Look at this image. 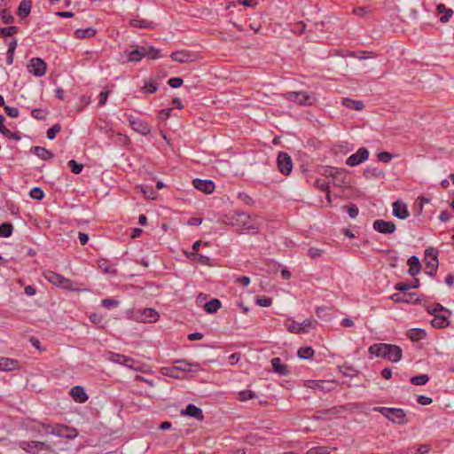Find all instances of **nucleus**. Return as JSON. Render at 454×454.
Listing matches in <instances>:
<instances>
[{"label": "nucleus", "mask_w": 454, "mask_h": 454, "mask_svg": "<svg viewBox=\"0 0 454 454\" xmlns=\"http://www.w3.org/2000/svg\"><path fill=\"white\" fill-rule=\"evenodd\" d=\"M368 351L371 355L387 359L392 363L399 362L403 356L402 348L394 344L375 343L369 347Z\"/></svg>", "instance_id": "nucleus-1"}, {"label": "nucleus", "mask_w": 454, "mask_h": 454, "mask_svg": "<svg viewBox=\"0 0 454 454\" xmlns=\"http://www.w3.org/2000/svg\"><path fill=\"white\" fill-rule=\"evenodd\" d=\"M223 222L233 227H238L241 230H254V227L250 223V216L245 212H232L225 215Z\"/></svg>", "instance_id": "nucleus-2"}, {"label": "nucleus", "mask_w": 454, "mask_h": 454, "mask_svg": "<svg viewBox=\"0 0 454 454\" xmlns=\"http://www.w3.org/2000/svg\"><path fill=\"white\" fill-rule=\"evenodd\" d=\"M20 449L27 454L55 453L53 447L46 442L41 441H20L18 443Z\"/></svg>", "instance_id": "nucleus-3"}, {"label": "nucleus", "mask_w": 454, "mask_h": 454, "mask_svg": "<svg viewBox=\"0 0 454 454\" xmlns=\"http://www.w3.org/2000/svg\"><path fill=\"white\" fill-rule=\"evenodd\" d=\"M43 276L50 283L59 288L67 291H78V288L74 286L71 279L67 278L55 271L48 270L43 273Z\"/></svg>", "instance_id": "nucleus-4"}, {"label": "nucleus", "mask_w": 454, "mask_h": 454, "mask_svg": "<svg viewBox=\"0 0 454 454\" xmlns=\"http://www.w3.org/2000/svg\"><path fill=\"white\" fill-rule=\"evenodd\" d=\"M438 250L434 247H429L425 250V272L431 277L436 274L438 269Z\"/></svg>", "instance_id": "nucleus-5"}, {"label": "nucleus", "mask_w": 454, "mask_h": 454, "mask_svg": "<svg viewBox=\"0 0 454 454\" xmlns=\"http://www.w3.org/2000/svg\"><path fill=\"white\" fill-rule=\"evenodd\" d=\"M394 423L406 424V414L403 409L377 407L374 409Z\"/></svg>", "instance_id": "nucleus-6"}, {"label": "nucleus", "mask_w": 454, "mask_h": 454, "mask_svg": "<svg viewBox=\"0 0 454 454\" xmlns=\"http://www.w3.org/2000/svg\"><path fill=\"white\" fill-rule=\"evenodd\" d=\"M323 176H325V177H331L333 185L337 187H341L348 184L347 173L344 169L341 168L326 167L323 171Z\"/></svg>", "instance_id": "nucleus-7"}, {"label": "nucleus", "mask_w": 454, "mask_h": 454, "mask_svg": "<svg viewBox=\"0 0 454 454\" xmlns=\"http://www.w3.org/2000/svg\"><path fill=\"white\" fill-rule=\"evenodd\" d=\"M48 434H54L59 437H65L67 439H74L77 436L78 432L75 428L61 424H54L51 427V430Z\"/></svg>", "instance_id": "nucleus-8"}, {"label": "nucleus", "mask_w": 454, "mask_h": 454, "mask_svg": "<svg viewBox=\"0 0 454 454\" xmlns=\"http://www.w3.org/2000/svg\"><path fill=\"white\" fill-rule=\"evenodd\" d=\"M48 434H54L59 437H65L67 439H74L77 436L78 432L75 428L61 424H54L51 427V430Z\"/></svg>", "instance_id": "nucleus-9"}, {"label": "nucleus", "mask_w": 454, "mask_h": 454, "mask_svg": "<svg viewBox=\"0 0 454 454\" xmlns=\"http://www.w3.org/2000/svg\"><path fill=\"white\" fill-rule=\"evenodd\" d=\"M27 69L35 76L41 77L47 71V64L41 58H33L28 62Z\"/></svg>", "instance_id": "nucleus-10"}, {"label": "nucleus", "mask_w": 454, "mask_h": 454, "mask_svg": "<svg viewBox=\"0 0 454 454\" xmlns=\"http://www.w3.org/2000/svg\"><path fill=\"white\" fill-rule=\"evenodd\" d=\"M278 170L286 176L290 175L293 168V161L290 155L285 152H279L277 158Z\"/></svg>", "instance_id": "nucleus-11"}, {"label": "nucleus", "mask_w": 454, "mask_h": 454, "mask_svg": "<svg viewBox=\"0 0 454 454\" xmlns=\"http://www.w3.org/2000/svg\"><path fill=\"white\" fill-rule=\"evenodd\" d=\"M287 98L290 101L296 102L297 104L301 106H311L315 98L310 97L309 94H307L304 91H292L287 93Z\"/></svg>", "instance_id": "nucleus-12"}, {"label": "nucleus", "mask_w": 454, "mask_h": 454, "mask_svg": "<svg viewBox=\"0 0 454 454\" xmlns=\"http://www.w3.org/2000/svg\"><path fill=\"white\" fill-rule=\"evenodd\" d=\"M129 122L132 129L137 133H140L144 136H147L151 133L152 129L148 123L139 118L129 116Z\"/></svg>", "instance_id": "nucleus-13"}, {"label": "nucleus", "mask_w": 454, "mask_h": 454, "mask_svg": "<svg viewBox=\"0 0 454 454\" xmlns=\"http://www.w3.org/2000/svg\"><path fill=\"white\" fill-rule=\"evenodd\" d=\"M369 157V152L366 148L361 147L356 153L351 154L346 160V164L354 167L366 160Z\"/></svg>", "instance_id": "nucleus-14"}, {"label": "nucleus", "mask_w": 454, "mask_h": 454, "mask_svg": "<svg viewBox=\"0 0 454 454\" xmlns=\"http://www.w3.org/2000/svg\"><path fill=\"white\" fill-rule=\"evenodd\" d=\"M373 229L382 234H391L396 230L393 222L378 219L373 222Z\"/></svg>", "instance_id": "nucleus-15"}, {"label": "nucleus", "mask_w": 454, "mask_h": 454, "mask_svg": "<svg viewBox=\"0 0 454 454\" xmlns=\"http://www.w3.org/2000/svg\"><path fill=\"white\" fill-rule=\"evenodd\" d=\"M175 364H184V367H177V366H173L171 368H164V370L166 371L165 374L168 377H172V378H176V379H178L179 378V375L176 373L178 371L180 372H191V366H192L193 364L185 361V360H176L175 362Z\"/></svg>", "instance_id": "nucleus-16"}, {"label": "nucleus", "mask_w": 454, "mask_h": 454, "mask_svg": "<svg viewBox=\"0 0 454 454\" xmlns=\"http://www.w3.org/2000/svg\"><path fill=\"white\" fill-rule=\"evenodd\" d=\"M170 57L174 61L179 63H190L195 59L194 54L185 50L174 51L171 53Z\"/></svg>", "instance_id": "nucleus-17"}, {"label": "nucleus", "mask_w": 454, "mask_h": 454, "mask_svg": "<svg viewBox=\"0 0 454 454\" xmlns=\"http://www.w3.org/2000/svg\"><path fill=\"white\" fill-rule=\"evenodd\" d=\"M193 186L206 194H211L215 191V184L211 180L194 179Z\"/></svg>", "instance_id": "nucleus-18"}, {"label": "nucleus", "mask_w": 454, "mask_h": 454, "mask_svg": "<svg viewBox=\"0 0 454 454\" xmlns=\"http://www.w3.org/2000/svg\"><path fill=\"white\" fill-rule=\"evenodd\" d=\"M109 360L114 363L120 364L125 365L129 368L137 370L133 364L134 359L129 356H126L124 355L111 352L109 355Z\"/></svg>", "instance_id": "nucleus-19"}, {"label": "nucleus", "mask_w": 454, "mask_h": 454, "mask_svg": "<svg viewBox=\"0 0 454 454\" xmlns=\"http://www.w3.org/2000/svg\"><path fill=\"white\" fill-rule=\"evenodd\" d=\"M181 414L197 419L200 421L204 419L202 410L192 403L188 404L186 408L181 411Z\"/></svg>", "instance_id": "nucleus-20"}, {"label": "nucleus", "mask_w": 454, "mask_h": 454, "mask_svg": "<svg viewBox=\"0 0 454 454\" xmlns=\"http://www.w3.org/2000/svg\"><path fill=\"white\" fill-rule=\"evenodd\" d=\"M70 395L76 403H85L89 398L88 395L86 394L84 388L82 386H75L72 387L70 390Z\"/></svg>", "instance_id": "nucleus-21"}, {"label": "nucleus", "mask_w": 454, "mask_h": 454, "mask_svg": "<svg viewBox=\"0 0 454 454\" xmlns=\"http://www.w3.org/2000/svg\"><path fill=\"white\" fill-rule=\"evenodd\" d=\"M393 215L399 219H406L410 214L407 206L397 200L393 203Z\"/></svg>", "instance_id": "nucleus-22"}, {"label": "nucleus", "mask_w": 454, "mask_h": 454, "mask_svg": "<svg viewBox=\"0 0 454 454\" xmlns=\"http://www.w3.org/2000/svg\"><path fill=\"white\" fill-rule=\"evenodd\" d=\"M129 26L133 27H138V28H147V29H153L156 27L157 24L153 21L144 20V19H131L129 20Z\"/></svg>", "instance_id": "nucleus-23"}, {"label": "nucleus", "mask_w": 454, "mask_h": 454, "mask_svg": "<svg viewBox=\"0 0 454 454\" xmlns=\"http://www.w3.org/2000/svg\"><path fill=\"white\" fill-rule=\"evenodd\" d=\"M450 316L445 315H435L434 317L431 320V325L433 327L437 329H443L450 325V321L448 319Z\"/></svg>", "instance_id": "nucleus-24"}, {"label": "nucleus", "mask_w": 454, "mask_h": 454, "mask_svg": "<svg viewBox=\"0 0 454 454\" xmlns=\"http://www.w3.org/2000/svg\"><path fill=\"white\" fill-rule=\"evenodd\" d=\"M19 367V362L9 357H0V371H13Z\"/></svg>", "instance_id": "nucleus-25"}, {"label": "nucleus", "mask_w": 454, "mask_h": 454, "mask_svg": "<svg viewBox=\"0 0 454 454\" xmlns=\"http://www.w3.org/2000/svg\"><path fill=\"white\" fill-rule=\"evenodd\" d=\"M407 263L410 266V268L408 270V273L411 277L417 276L419 273L420 268H421L419 257H417L415 255L411 256L408 259Z\"/></svg>", "instance_id": "nucleus-26"}, {"label": "nucleus", "mask_w": 454, "mask_h": 454, "mask_svg": "<svg viewBox=\"0 0 454 454\" xmlns=\"http://www.w3.org/2000/svg\"><path fill=\"white\" fill-rule=\"evenodd\" d=\"M31 8L32 3L30 0H22L17 9V15L23 20L29 15Z\"/></svg>", "instance_id": "nucleus-27"}, {"label": "nucleus", "mask_w": 454, "mask_h": 454, "mask_svg": "<svg viewBox=\"0 0 454 454\" xmlns=\"http://www.w3.org/2000/svg\"><path fill=\"white\" fill-rule=\"evenodd\" d=\"M426 310L427 311L428 314L433 316L438 315V312H444L448 316L451 315V311L449 309L443 307L440 303L427 304L426 305Z\"/></svg>", "instance_id": "nucleus-28"}, {"label": "nucleus", "mask_w": 454, "mask_h": 454, "mask_svg": "<svg viewBox=\"0 0 454 454\" xmlns=\"http://www.w3.org/2000/svg\"><path fill=\"white\" fill-rule=\"evenodd\" d=\"M141 315L143 317L141 320L148 323L156 322L160 317L159 313L152 308L144 309Z\"/></svg>", "instance_id": "nucleus-29"}, {"label": "nucleus", "mask_w": 454, "mask_h": 454, "mask_svg": "<svg viewBox=\"0 0 454 454\" xmlns=\"http://www.w3.org/2000/svg\"><path fill=\"white\" fill-rule=\"evenodd\" d=\"M406 335L411 341L415 342L425 339L427 333L421 328H412L407 332Z\"/></svg>", "instance_id": "nucleus-30"}, {"label": "nucleus", "mask_w": 454, "mask_h": 454, "mask_svg": "<svg viewBox=\"0 0 454 454\" xmlns=\"http://www.w3.org/2000/svg\"><path fill=\"white\" fill-rule=\"evenodd\" d=\"M271 364L274 372H278L280 375H287L289 373V370L287 365L281 362L279 357H274L271 359Z\"/></svg>", "instance_id": "nucleus-31"}, {"label": "nucleus", "mask_w": 454, "mask_h": 454, "mask_svg": "<svg viewBox=\"0 0 454 454\" xmlns=\"http://www.w3.org/2000/svg\"><path fill=\"white\" fill-rule=\"evenodd\" d=\"M32 151L37 157L43 160H47L54 157V154L51 151L42 146H34Z\"/></svg>", "instance_id": "nucleus-32"}, {"label": "nucleus", "mask_w": 454, "mask_h": 454, "mask_svg": "<svg viewBox=\"0 0 454 454\" xmlns=\"http://www.w3.org/2000/svg\"><path fill=\"white\" fill-rule=\"evenodd\" d=\"M221 301L218 299L214 298L205 303L204 309L208 314H214L221 308Z\"/></svg>", "instance_id": "nucleus-33"}, {"label": "nucleus", "mask_w": 454, "mask_h": 454, "mask_svg": "<svg viewBox=\"0 0 454 454\" xmlns=\"http://www.w3.org/2000/svg\"><path fill=\"white\" fill-rule=\"evenodd\" d=\"M342 104L346 107L350 108V109H354V110H356V111H360V110L364 109V105L363 101L353 100V99L348 98H343L342 99Z\"/></svg>", "instance_id": "nucleus-34"}, {"label": "nucleus", "mask_w": 454, "mask_h": 454, "mask_svg": "<svg viewBox=\"0 0 454 454\" xmlns=\"http://www.w3.org/2000/svg\"><path fill=\"white\" fill-rule=\"evenodd\" d=\"M436 9L439 13H443V15L440 18V22L442 23L448 22L450 18L453 15V11L451 9L446 8L443 4H439Z\"/></svg>", "instance_id": "nucleus-35"}, {"label": "nucleus", "mask_w": 454, "mask_h": 454, "mask_svg": "<svg viewBox=\"0 0 454 454\" xmlns=\"http://www.w3.org/2000/svg\"><path fill=\"white\" fill-rule=\"evenodd\" d=\"M96 35V30L93 27H88L85 29H76L74 31V36L77 39H84L93 37Z\"/></svg>", "instance_id": "nucleus-36"}, {"label": "nucleus", "mask_w": 454, "mask_h": 454, "mask_svg": "<svg viewBox=\"0 0 454 454\" xmlns=\"http://www.w3.org/2000/svg\"><path fill=\"white\" fill-rule=\"evenodd\" d=\"M145 56V50L142 48L141 50H133L128 54V61L129 62H137L140 61Z\"/></svg>", "instance_id": "nucleus-37"}, {"label": "nucleus", "mask_w": 454, "mask_h": 454, "mask_svg": "<svg viewBox=\"0 0 454 454\" xmlns=\"http://www.w3.org/2000/svg\"><path fill=\"white\" fill-rule=\"evenodd\" d=\"M314 349L311 347H301L298 350V356L302 359H310L314 356Z\"/></svg>", "instance_id": "nucleus-38"}, {"label": "nucleus", "mask_w": 454, "mask_h": 454, "mask_svg": "<svg viewBox=\"0 0 454 454\" xmlns=\"http://www.w3.org/2000/svg\"><path fill=\"white\" fill-rule=\"evenodd\" d=\"M317 325V321L315 320V319H305L301 324V333H306L309 331V329H314L316 328Z\"/></svg>", "instance_id": "nucleus-39"}, {"label": "nucleus", "mask_w": 454, "mask_h": 454, "mask_svg": "<svg viewBox=\"0 0 454 454\" xmlns=\"http://www.w3.org/2000/svg\"><path fill=\"white\" fill-rule=\"evenodd\" d=\"M364 175L366 178H371V177L379 178V177L384 176L383 171L377 168H367L366 169H364Z\"/></svg>", "instance_id": "nucleus-40"}, {"label": "nucleus", "mask_w": 454, "mask_h": 454, "mask_svg": "<svg viewBox=\"0 0 454 454\" xmlns=\"http://www.w3.org/2000/svg\"><path fill=\"white\" fill-rule=\"evenodd\" d=\"M13 231V226L11 223H3L0 224V237L9 238Z\"/></svg>", "instance_id": "nucleus-41"}, {"label": "nucleus", "mask_w": 454, "mask_h": 454, "mask_svg": "<svg viewBox=\"0 0 454 454\" xmlns=\"http://www.w3.org/2000/svg\"><path fill=\"white\" fill-rule=\"evenodd\" d=\"M98 268L104 272V273H109V274H116V270L106 260H100L98 261Z\"/></svg>", "instance_id": "nucleus-42"}, {"label": "nucleus", "mask_w": 454, "mask_h": 454, "mask_svg": "<svg viewBox=\"0 0 454 454\" xmlns=\"http://www.w3.org/2000/svg\"><path fill=\"white\" fill-rule=\"evenodd\" d=\"M411 383L417 386H423L429 381V376L427 374H420L411 377L410 380Z\"/></svg>", "instance_id": "nucleus-43"}, {"label": "nucleus", "mask_w": 454, "mask_h": 454, "mask_svg": "<svg viewBox=\"0 0 454 454\" xmlns=\"http://www.w3.org/2000/svg\"><path fill=\"white\" fill-rule=\"evenodd\" d=\"M286 326L288 332L293 333H301V324H298L294 320L287 319L286 321Z\"/></svg>", "instance_id": "nucleus-44"}, {"label": "nucleus", "mask_w": 454, "mask_h": 454, "mask_svg": "<svg viewBox=\"0 0 454 454\" xmlns=\"http://www.w3.org/2000/svg\"><path fill=\"white\" fill-rule=\"evenodd\" d=\"M90 320L91 323L96 325L98 328H104V317L98 313H91L90 315Z\"/></svg>", "instance_id": "nucleus-45"}, {"label": "nucleus", "mask_w": 454, "mask_h": 454, "mask_svg": "<svg viewBox=\"0 0 454 454\" xmlns=\"http://www.w3.org/2000/svg\"><path fill=\"white\" fill-rule=\"evenodd\" d=\"M19 31V27L15 26H10L6 27H0V36H12L17 34Z\"/></svg>", "instance_id": "nucleus-46"}, {"label": "nucleus", "mask_w": 454, "mask_h": 454, "mask_svg": "<svg viewBox=\"0 0 454 454\" xmlns=\"http://www.w3.org/2000/svg\"><path fill=\"white\" fill-rule=\"evenodd\" d=\"M34 422H35V424L32 427H30V430H32V431H39L38 427H42L48 434V432L50 430H51V427L53 426V425L46 423L45 421H34Z\"/></svg>", "instance_id": "nucleus-47"}, {"label": "nucleus", "mask_w": 454, "mask_h": 454, "mask_svg": "<svg viewBox=\"0 0 454 454\" xmlns=\"http://www.w3.org/2000/svg\"><path fill=\"white\" fill-rule=\"evenodd\" d=\"M255 397L254 392L252 390H243L239 392V400L240 402H246Z\"/></svg>", "instance_id": "nucleus-48"}, {"label": "nucleus", "mask_w": 454, "mask_h": 454, "mask_svg": "<svg viewBox=\"0 0 454 454\" xmlns=\"http://www.w3.org/2000/svg\"><path fill=\"white\" fill-rule=\"evenodd\" d=\"M187 257L192 260H196L200 263L206 264L210 260L209 257L202 255L198 253H188Z\"/></svg>", "instance_id": "nucleus-49"}, {"label": "nucleus", "mask_w": 454, "mask_h": 454, "mask_svg": "<svg viewBox=\"0 0 454 454\" xmlns=\"http://www.w3.org/2000/svg\"><path fill=\"white\" fill-rule=\"evenodd\" d=\"M68 166L71 169V171L74 173V174H80L83 168V165L82 164H80L78 163L76 160H70L68 161Z\"/></svg>", "instance_id": "nucleus-50"}, {"label": "nucleus", "mask_w": 454, "mask_h": 454, "mask_svg": "<svg viewBox=\"0 0 454 454\" xmlns=\"http://www.w3.org/2000/svg\"><path fill=\"white\" fill-rule=\"evenodd\" d=\"M61 130V126L59 123L54 124L52 127H51L47 130V137L50 140H52L55 138L56 135Z\"/></svg>", "instance_id": "nucleus-51"}, {"label": "nucleus", "mask_w": 454, "mask_h": 454, "mask_svg": "<svg viewBox=\"0 0 454 454\" xmlns=\"http://www.w3.org/2000/svg\"><path fill=\"white\" fill-rule=\"evenodd\" d=\"M1 19L4 24H12L14 21V17L7 11V9L1 10Z\"/></svg>", "instance_id": "nucleus-52"}, {"label": "nucleus", "mask_w": 454, "mask_h": 454, "mask_svg": "<svg viewBox=\"0 0 454 454\" xmlns=\"http://www.w3.org/2000/svg\"><path fill=\"white\" fill-rule=\"evenodd\" d=\"M139 189L145 197L152 200L155 199V192L151 187L147 185H140Z\"/></svg>", "instance_id": "nucleus-53"}, {"label": "nucleus", "mask_w": 454, "mask_h": 454, "mask_svg": "<svg viewBox=\"0 0 454 454\" xmlns=\"http://www.w3.org/2000/svg\"><path fill=\"white\" fill-rule=\"evenodd\" d=\"M2 134L9 139H12L15 141H20L21 139V136L18 131H12L6 129L4 131L2 130Z\"/></svg>", "instance_id": "nucleus-54"}, {"label": "nucleus", "mask_w": 454, "mask_h": 454, "mask_svg": "<svg viewBox=\"0 0 454 454\" xmlns=\"http://www.w3.org/2000/svg\"><path fill=\"white\" fill-rule=\"evenodd\" d=\"M307 454H330L328 447H314L307 451Z\"/></svg>", "instance_id": "nucleus-55"}, {"label": "nucleus", "mask_w": 454, "mask_h": 454, "mask_svg": "<svg viewBox=\"0 0 454 454\" xmlns=\"http://www.w3.org/2000/svg\"><path fill=\"white\" fill-rule=\"evenodd\" d=\"M29 195L31 198H33L36 200H41L44 197V193H43V190L39 187L33 188L30 191Z\"/></svg>", "instance_id": "nucleus-56"}, {"label": "nucleus", "mask_w": 454, "mask_h": 454, "mask_svg": "<svg viewBox=\"0 0 454 454\" xmlns=\"http://www.w3.org/2000/svg\"><path fill=\"white\" fill-rule=\"evenodd\" d=\"M160 51L159 49L154 48L153 46H150L148 51H145V54L148 56L150 59H157L160 58Z\"/></svg>", "instance_id": "nucleus-57"}, {"label": "nucleus", "mask_w": 454, "mask_h": 454, "mask_svg": "<svg viewBox=\"0 0 454 454\" xmlns=\"http://www.w3.org/2000/svg\"><path fill=\"white\" fill-rule=\"evenodd\" d=\"M314 185L320 191L328 192L329 190V184L321 178L316 179Z\"/></svg>", "instance_id": "nucleus-58"}, {"label": "nucleus", "mask_w": 454, "mask_h": 454, "mask_svg": "<svg viewBox=\"0 0 454 454\" xmlns=\"http://www.w3.org/2000/svg\"><path fill=\"white\" fill-rule=\"evenodd\" d=\"M157 90H158V85L156 82L145 83V86L142 88L143 91H145L146 93H150V94L156 92Z\"/></svg>", "instance_id": "nucleus-59"}, {"label": "nucleus", "mask_w": 454, "mask_h": 454, "mask_svg": "<svg viewBox=\"0 0 454 454\" xmlns=\"http://www.w3.org/2000/svg\"><path fill=\"white\" fill-rule=\"evenodd\" d=\"M120 303L119 301L117 300H114V299H103L101 301V305L106 309H110L112 307H116L118 306Z\"/></svg>", "instance_id": "nucleus-60"}, {"label": "nucleus", "mask_w": 454, "mask_h": 454, "mask_svg": "<svg viewBox=\"0 0 454 454\" xmlns=\"http://www.w3.org/2000/svg\"><path fill=\"white\" fill-rule=\"evenodd\" d=\"M183 79L180 77H173L168 81V85L173 89H177L183 85Z\"/></svg>", "instance_id": "nucleus-61"}, {"label": "nucleus", "mask_w": 454, "mask_h": 454, "mask_svg": "<svg viewBox=\"0 0 454 454\" xmlns=\"http://www.w3.org/2000/svg\"><path fill=\"white\" fill-rule=\"evenodd\" d=\"M392 158H393V155L387 152H382L378 154L379 160L383 163L389 162L392 160Z\"/></svg>", "instance_id": "nucleus-62"}, {"label": "nucleus", "mask_w": 454, "mask_h": 454, "mask_svg": "<svg viewBox=\"0 0 454 454\" xmlns=\"http://www.w3.org/2000/svg\"><path fill=\"white\" fill-rule=\"evenodd\" d=\"M4 111H5L6 114L12 118H17L19 116V109L18 108L5 106Z\"/></svg>", "instance_id": "nucleus-63"}, {"label": "nucleus", "mask_w": 454, "mask_h": 454, "mask_svg": "<svg viewBox=\"0 0 454 454\" xmlns=\"http://www.w3.org/2000/svg\"><path fill=\"white\" fill-rule=\"evenodd\" d=\"M347 212L351 218H356L358 215V207L356 205L348 206Z\"/></svg>", "instance_id": "nucleus-64"}]
</instances>
